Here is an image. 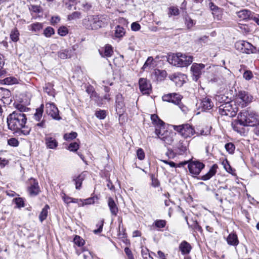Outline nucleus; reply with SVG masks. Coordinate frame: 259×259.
<instances>
[{
	"mask_svg": "<svg viewBox=\"0 0 259 259\" xmlns=\"http://www.w3.org/2000/svg\"><path fill=\"white\" fill-rule=\"evenodd\" d=\"M27 122L26 115L19 111H14L7 118L8 128L20 136L29 135L31 129L26 124Z\"/></svg>",
	"mask_w": 259,
	"mask_h": 259,
	"instance_id": "nucleus-1",
	"label": "nucleus"
},
{
	"mask_svg": "<svg viewBox=\"0 0 259 259\" xmlns=\"http://www.w3.org/2000/svg\"><path fill=\"white\" fill-rule=\"evenodd\" d=\"M258 120L256 113L250 109L243 110L238 115L237 119L232 122L234 131L241 134L244 132V127L252 126L256 124Z\"/></svg>",
	"mask_w": 259,
	"mask_h": 259,
	"instance_id": "nucleus-2",
	"label": "nucleus"
},
{
	"mask_svg": "<svg viewBox=\"0 0 259 259\" xmlns=\"http://www.w3.org/2000/svg\"><path fill=\"white\" fill-rule=\"evenodd\" d=\"M108 17L105 15H89L82 20L84 27L89 30H97L108 25Z\"/></svg>",
	"mask_w": 259,
	"mask_h": 259,
	"instance_id": "nucleus-3",
	"label": "nucleus"
},
{
	"mask_svg": "<svg viewBox=\"0 0 259 259\" xmlns=\"http://www.w3.org/2000/svg\"><path fill=\"white\" fill-rule=\"evenodd\" d=\"M168 62L176 66L183 67L189 65L193 61L192 56L183 54L181 53H178L169 55L167 58Z\"/></svg>",
	"mask_w": 259,
	"mask_h": 259,
	"instance_id": "nucleus-4",
	"label": "nucleus"
},
{
	"mask_svg": "<svg viewBox=\"0 0 259 259\" xmlns=\"http://www.w3.org/2000/svg\"><path fill=\"white\" fill-rule=\"evenodd\" d=\"M189 142L185 139L180 140L174 146L173 150H168V156L170 158H174L175 156L183 155L186 154L188 149Z\"/></svg>",
	"mask_w": 259,
	"mask_h": 259,
	"instance_id": "nucleus-5",
	"label": "nucleus"
},
{
	"mask_svg": "<svg viewBox=\"0 0 259 259\" xmlns=\"http://www.w3.org/2000/svg\"><path fill=\"white\" fill-rule=\"evenodd\" d=\"M238 107L232 102H225L222 104L219 107V112L222 115L228 116L230 117H234L237 112Z\"/></svg>",
	"mask_w": 259,
	"mask_h": 259,
	"instance_id": "nucleus-6",
	"label": "nucleus"
},
{
	"mask_svg": "<svg viewBox=\"0 0 259 259\" xmlns=\"http://www.w3.org/2000/svg\"><path fill=\"white\" fill-rule=\"evenodd\" d=\"M155 133L158 138L167 145H171L176 136V133L165 130L164 128H156Z\"/></svg>",
	"mask_w": 259,
	"mask_h": 259,
	"instance_id": "nucleus-7",
	"label": "nucleus"
},
{
	"mask_svg": "<svg viewBox=\"0 0 259 259\" xmlns=\"http://www.w3.org/2000/svg\"><path fill=\"white\" fill-rule=\"evenodd\" d=\"M174 129L179 133L184 138L191 137L195 134V130L189 124L174 125Z\"/></svg>",
	"mask_w": 259,
	"mask_h": 259,
	"instance_id": "nucleus-8",
	"label": "nucleus"
},
{
	"mask_svg": "<svg viewBox=\"0 0 259 259\" xmlns=\"http://www.w3.org/2000/svg\"><path fill=\"white\" fill-rule=\"evenodd\" d=\"M235 48L243 53L249 54L255 52V48L249 42L244 40H239L235 44Z\"/></svg>",
	"mask_w": 259,
	"mask_h": 259,
	"instance_id": "nucleus-9",
	"label": "nucleus"
},
{
	"mask_svg": "<svg viewBox=\"0 0 259 259\" xmlns=\"http://www.w3.org/2000/svg\"><path fill=\"white\" fill-rule=\"evenodd\" d=\"M205 165L198 161H191L189 162L188 169L190 172L193 175H198L202 169L204 168Z\"/></svg>",
	"mask_w": 259,
	"mask_h": 259,
	"instance_id": "nucleus-10",
	"label": "nucleus"
},
{
	"mask_svg": "<svg viewBox=\"0 0 259 259\" xmlns=\"http://www.w3.org/2000/svg\"><path fill=\"white\" fill-rule=\"evenodd\" d=\"M205 66V65L202 63H194L192 64L191 71L192 73V77L194 80L196 81L200 77Z\"/></svg>",
	"mask_w": 259,
	"mask_h": 259,
	"instance_id": "nucleus-11",
	"label": "nucleus"
},
{
	"mask_svg": "<svg viewBox=\"0 0 259 259\" xmlns=\"http://www.w3.org/2000/svg\"><path fill=\"white\" fill-rule=\"evenodd\" d=\"M46 108L47 113L54 119L59 120L61 119L59 114V110L54 103L46 104Z\"/></svg>",
	"mask_w": 259,
	"mask_h": 259,
	"instance_id": "nucleus-12",
	"label": "nucleus"
},
{
	"mask_svg": "<svg viewBox=\"0 0 259 259\" xmlns=\"http://www.w3.org/2000/svg\"><path fill=\"white\" fill-rule=\"evenodd\" d=\"M163 101L171 102L176 105H179L181 102L182 97L181 95L177 93H169L162 96Z\"/></svg>",
	"mask_w": 259,
	"mask_h": 259,
	"instance_id": "nucleus-13",
	"label": "nucleus"
},
{
	"mask_svg": "<svg viewBox=\"0 0 259 259\" xmlns=\"http://www.w3.org/2000/svg\"><path fill=\"white\" fill-rule=\"evenodd\" d=\"M139 88L143 94L149 95L151 93L152 88L149 81L146 78H141L139 80Z\"/></svg>",
	"mask_w": 259,
	"mask_h": 259,
	"instance_id": "nucleus-14",
	"label": "nucleus"
},
{
	"mask_svg": "<svg viewBox=\"0 0 259 259\" xmlns=\"http://www.w3.org/2000/svg\"><path fill=\"white\" fill-rule=\"evenodd\" d=\"M186 76L181 73H175L169 76V78L173 81L178 87H181L185 82Z\"/></svg>",
	"mask_w": 259,
	"mask_h": 259,
	"instance_id": "nucleus-15",
	"label": "nucleus"
},
{
	"mask_svg": "<svg viewBox=\"0 0 259 259\" xmlns=\"http://www.w3.org/2000/svg\"><path fill=\"white\" fill-rule=\"evenodd\" d=\"M0 95L1 96V101L5 104H10L12 102L11 98V92L6 89L0 88Z\"/></svg>",
	"mask_w": 259,
	"mask_h": 259,
	"instance_id": "nucleus-16",
	"label": "nucleus"
},
{
	"mask_svg": "<svg viewBox=\"0 0 259 259\" xmlns=\"http://www.w3.org/2000/svg\"><path fill=\"white\" fill-rule=\"evenodd\" d=\"M254 14V13L246 9L241 10L237 13L238 17L240 19L245 21L252 20Z\"/></svg>",
	"mask_w": 259,
	"mask_h": 259,
	"instance_id": "nucleus-17",
	"label": "nucleus"
},
{
	"mask_svg": "<svg viewBox=\"0 0 259 259\" xmlns=\"http://www.w3.org/2000/svg\"><path fill=\"white\" fill-rule=\"evenodd\" d=\"M208 6L212 11V14L213 17L216 18L218 20H220L222 18V10L217 6L214 4L213 3L208 1Z\"/></svg>",
	"mask_w": 259,
	"mask_h": 259,
	"instance_id": "nucleus-18",
	"label": "nucleus"
},
{
	"mask_svg": "<svg viewBox=\"0 0 259 259\" xmlns=\"http://www.w3.org/2000/svg\"><path fill=\"white\" fill-rule=\"evenodd\" d=\"M238 98L243 102L242 105H244V104L246 105L251 102L253 98L248 93L241 91L238 94Z\"/></svg>",
	"mask_w": 259,
	"mask_h": 259,
	"instance_id": "nucleus-19",
	"label": "nucleus"
},
{
	"mask_svg": "<svg viewBox=\"0 0 259 259\" xmlns=\"http://www.w3.org/2000/svg\"><path fill=\"white\" fill-rule=\"evenodd\" d=\"M28 191L31 196L37 195L40 191L38 182L33 180V182L31 183L30 186L28 187Z\"/></svg>",
	"mask_w": 259,
	"mask_h": 259,
	"instance_id": "nucleus-20",
	"label": "nucleus"
},
{
	"mask_svg": "<svg viewBox=\"0 0 259 259\" xmlns=\"http://www.w3.org/2000/svg\"><path fill=\"white\" fill-rule=\"evenodd\" d=\"M218 168V166L217 164H214L212 165V166L210 167L209 171L205 175H203L199 179L203 181H207L211 178L213 176H214L217 172V169Z\"/></svg>",
	"mask_w": 259,
	"mask_h": 259,
	"instance_id": "nucleus-21",
	"label": "nucleus"
},
{
	"mask_svg": "<svg viewBox=\"0 0 259 259\" xmlns=\"http://www.w3.org/2000/svg\"><path fill=\"white\" fill-rule=\"evenodd\" d=\"M45 140L46 146L49 149H55L58 145V142L53 137L46 136Z\"/></svg>",
	"mask_w": 259,
	"mask_h": 259,
	"instance_id": "nucleus-22",
	"label": "nucleus"
},
{
	"mask_svg": "<svg viewBox=\"0 0 259 259\" xmlns=\"http://www.w3.org/2000/svg\"><path fill=\"white\" fill-rule=\"evenodd\" d=\"M108 205L112 215L116 216L118 212V207L113 199L109 197L108 199Z\"/></svg>",
	"mask_w": 259,
	"mask_h": 259,
	"instance_id": "nucleus-23",
	"label": "nucleus"
},
{
	"mask_svg": "<svg viewBox=\"0 0 259 259\" xmlns=\"http://www.w3.org/2000/svg\"><path fill=\"white\" fill-rule=\"evenodd\" d=\"M180 250L182 254H188L190 253L192 247L190 243L186 241H183L179 245Z\"/></svg>",
	"mask_w": 259,
	"mask_h": 259,
	"instance_id": "nucleus-24",
	"label": "nucleus"
},
{
	"mask_svg": "<svg viewBox=\"0 0 259 259\" xmlns=\"http://www.w3.org/2000/svg\"><path fill=\"white\" fill-rule=\"evenodd\" d=\"M74 51L73 48L63 50L58 52V56L62 59L71 58L73 55Z\"/></svg>",
	"mask_w": 259,
	"mask_h": 259,
	"instance_id": "nucleus-25",
	"label": "nucleus"
},
{
	"mask_svg": "<svg viewBox=\"0 0 259 259\" xmlns=\"http://www.w3.org/2000/svg\"><path fill=\"white\" fill-rule=\"evenodd\" d=\"M85 175L84 172H82L78 176L74 177L73 181L74 182L75 185V188L79 190L81 187V185L83 181L84 180Z\"/></svg>",
	"mask_w": 259,
	"mask_h": 259,
	"instance_id": "nucleus-26",
	"label": "nucleus"
},
{
	"mask_svg": "<svg viewBox=\"0 0 259 259\" xmlns=\"http://www.w3.org/2000/svg\"><path fill=\"white\" fill-rule=\"evenodd\" d=\"M227 242L230 245L236 246L239 244L237 235L235 233L230 234L227 238Z\"/></svg>",
	"mask_w": 259,
	"mask_h": 259,
	"instance_id": "nucleus-27",
	"label": "nucleus"
},
{
	"mask_svg": "<svg viewBox=\"0 0 259 259\" xmlns=\"http://www.w3.org/2000/svg\"><path fill=\"white\" fill-rule=\"evenodd\" d=\"M201 106L203 110H208L212 108L213 104L211 99L206 97L202 100Z\"/></svg>",
	"mask_w": 259,
	"mask_h": 259,
	"instance_id": "nucleus-28",
	"label": "nucleus"
},
{
	"mask_svg": "<svg viewBox=\"0 0 259 259\" xmlns=\"http://www.w3.org/2000/svg\"><path fill=\"white\" fill-rule=\"evenodd\" d=\"M100 54L103 57H110L113 53L112 47L110 45H106L104 48V52L99 50Z\"/></svg>",
	"mask_w": 259,
	"mask_h": 259,
	"instance_id": "nucleus-29",
	"label": "nucleus"
},
{
	"mask_svg": "<svg viewBox=\"0 0 259 259\" xmlns=\"http://www.w3.org/2000/svg\"><path fill=\"white\" fill-rule=\"evenodd\" d=\"M151 119L152 123L157 125L156 128H162V126H163L164 122L159 118L157 115L155 114H152L151 115Z\"/></svg>",
	"mask_w": 259,
	"mask_h": 259,
	"instance_id": "nucleus-30",
	"label": "nucleus"
},
{
	"mask_svg": "<svg viewBox=\"0 0 259 259\" xmlns=\"http://www.w3.org/2000/svg\"><path fill=\"white\" fill-rule=\"evenodd\" d=\"M153 74L156 79L160 81L163 80L167 75V72L165 70L157 69L154 70Z\"/></svg>",
	"mask_w": 259,
	"mask_h": 259,
	"instance_id": "nucleus-31",
	"label": "nucleus"
},
{
	"mask_svg": "<svg viewBox=\"0 0 259 259\" xmlns=\"http://www.w3.org/2000/svg\"><path fill=\"white\" fill-rule=\"evenodd\" d=\"M125 33V29L120 25H117L115 27V37L116 38H121L122 37Z\"/></svg>",
	"mask_w": 259,
	"mask_h": 259,
	"instance_id": "nucleus-32",
	"label": "nucleus"
},
{
	"mask_svg": "<svg viewBox=\"0 0 259 259\" xmlns=\"http://www.w3.org/2000/svg\"><path fill=\"white\" fill-rule=\"evenodd\" d=\"M50 209V207L48 204H46L44 207L42 209L39 215V220L40 222H42L45 220L48 214V210Z\"/></svg>",
	"mask_w": 259,
	"mask_h": 259,
	"instance_id": "nucleus-33",
	"label": "nucleus"
},
{
	"mask_svg": "<svg viewBox=\"0 0 259 259\" xmlns=\"http://www.w3.org/2000/svg\"><path fill=\"white\" fill-rule=\"evenodd\" d=\"M44 112V105L41 104L40 107L36 109L35 113L34 114L33 118L36 121H40Z\"/></svg>",
	"mask_w": 259,
	"mask_h": 259,
	"instance_id": "nucleus-34",
	"label": "nucleus"
},
{
	"mask_svg": "<svg viewBox=\"0 0 259 259\" xmlns=\"http://www.w3.org/2000/svg\"><path fill=\"white\" fill-rule=\"evenodd\" d=\"M29 27H30V30L37 33L39 32V31L42 28V24L41 23L37 22L32 24L29 26Z\"/></svg>",
	"mask_w": 259,
	"mask_h": 259,
	"instance_id": "nucleus-35",
	"label": "nucleus"
},
{
	"mask_svg": "<svg viewBox=\"0 0 259 259\" xmlns=\"http://www.w3.org/2000/svg\"><path fill=\"white\" fill-rule=\"evenodd\" d=\"M10 38L14 42H17L19 40V32L16 28L12 30L10 33Z\"/></svg>",
	"mask_w": 259,
	"mask_h": 259,
	"instance_id": "nucleus-36",
	"label": "nucleus"
},
{
	"mask_svg": "<svg viewBox=\"0 0 259 259\" xmlns=\"http://www.w3.org/2000/svg\"><path fill=\"white\" fill-rule=\"evenodd\" d=\"M153 58L152 57H149L143 66L142 69L144 70L147 68L153 67Z\"/></svg>",
	"mask_w": 259,
	"mask_h": 259,
	"instance_id": "nucleus-37",
	"label": "nucleus"
},
{
	"mask_svg": "<svg viewBox=\"0 0 259 259\" xmlns=\"http://www.w3.org/2000/svg\"><path fill=\"white\" fill-rule=\"evenodd\" d=\"M44 91L47 93L49 96H54V90L53 85L51 83H48L46 84L45 87H44Z\"/></svg>",
	"mask_w": 259,
	"mask_h": 259,
	"instance_id": "nucleus-38",
	"label": "nucleus"
},
{
	"mask_svg": "<svg viewBox=\"0 0 259 259\" xmlns=\"http://www.w3.org/2000/svg\"><path fill=\"white\" fill-rule=\"evenodd\" d=\"M5 84H13L18 82V80L16 78L12 76L8 77L3 80Z\"/></svg>",
	"mask_w": 259,
	"mask_h": 259,
	"instance_id": "nucleus-39",
	"label": "nucleus"
},
{
	"mask_svg": "<svg viewBox=\"0 0 259 259\" xmlns=\"http://www.w3.org/2000/svg\"><path fill=\"white\" fill-rule=\"evenodd\" d=\"M225 148L229 154H232L234 152L235 146L233 143L230 142L225 144Z\"/></svg>",
	"mask_w": 259,
	"mask_h": 259,
	"instance_id": "nucleus-40",
	"label": "nucleus"
},
{
	"mask_svg": "<svg viewBox=\"0 0 259 259\" xmlns=\"http://www.w3.org/2000/svg\"><path fill=\"white\" fill-rule=\"evenodd\" d=\"M77 134L76 132H72L70 133H66L64 135L63 138L66 141L72 140L76 138Z\"/></svg>",
	"mask_w": 259,
	"mask_h": 259,
	"instance_id": "nucleus-41",
	"label": "nucleus"
},
{
	"mask_svg": "<svg viewBox=\"0 0 259 259\" xmlns=\"http://www.w3.org/2000/svg\"><path fill=\"white\" fill-rule=\"evenodd\" d=\"M55 33L54 29L51 27H47L44 30L43 34L47 37H50Z\"/></svg>",
	"mask_w": 259,
	"mask_h": 259,
	"instance_id": "nucleus-42",
	"label": "nucleus"
},
{
	"mask_svg": "<svg viewBox=\"0 0 259 259\" xmlns=\"http://www.w3.org/2000/svg\"><path fill=\"white\" fill-rule=\"evenodd\" d=\"M185 23L188 29L192 28L195 24V21L192 20L190 17H185Z\"/></svg>",
	"mask_w": 259,
	"mask_h": 259,
	"instance_id": "nucleus-43",
	"label": "nucleus"
},
{
	"mask_svg": "<svg viewBox=\"0 0 259 259\" xmlns=\"http://www.w3.org/2000/svg\"><path fill=\"white\" fill-rule=\"evenodd\" d=\"M13 201L15 202L17 207L21 208L24 206V201L22 198H15Z\"/></svg>",
	"mask_w": 259,
	"mask_h": 259,
	"instance_id": "nucleus-44",
	"label": "nucleus"
},
{
	"mask_svg": "<svg viewBox=\"0 0 259 259\" xmlns=\"http://www.w3.org/2000/svg\"><path fill=\"white\" fill-rule=\"evenodd\" d=\"M104 224V220L100 221L96 225V227L98 228L97 229H95L93 231L94 233L96 234L101 233L102 231L103 226Z\"/></svg>",
	"mask_w": 259,
	"mask_h": 259,
	"instance_id": "nucleus-45",
	"label": "nucleus"
},
{
	"mask_svg": "<svg viewBox=\"0 0 259 259\" xmlns=\"http://www.w3.org/2000/svg\"><path fill=\"white\" fill-rule=\"evenodd\" d=\"M141 254L144 259H153L150 253H149V250L147 248H145V249H142L141 250Z\"/></svg>",
	"mask_w": 259,
	"mask_h": 259,
	"instance_id": "nucleus-46",
	"label": "nucleus"
},
{
	"mask_svg": "<svg viewBox=\"0 0 259 259\" xmlns=\"http://www.w3.org/2000/svg\"><path fill=\"white\" fill-rule=\"evenodd\" d=\"M155 226L158 228H163L166 225V221L164 220H157L154 222Z\"/></svg>",
	"mask_w": 259,
	"mask_h": 259,
	"instance_id": "nucleus-47",
	"label": "nucleus"
},
{
	"mask_svg": "<svg viewBox=\"0 0 259 259\" xmlns=\"http://www.w3.org/2000/svg\"><path fill=\"white\" fill-rule=\"evenodd\" d=\"M97 199L98 198L97 197H90V198H88L87 199H84L83 200H80L81 201H82L83 202V205H88V204H94V202H95V199Z\"/></svg>",
	"mask_w": 259,
	"mask_h": 259,
	"instance_id": "nucleus-48",
	"label": "nucleus"
},
{
	"mask_svg": "<svg viewBox=\"0 0 259 259\" xmlns=\"http://www.w3.org/2000/svg\"><path fill=\"white\" fill-rule=\"evenodd\" d=\"M68 33V29L65 26H61L58 29V33L60 36H65Z\"/></svg>",
	"mask_w": 259,
	"mask_h": 259,
	"instance_id": "nucleus-49",
	"label": "nucleus"
},
{
	"mask_svg": "<svg viewBox=\"0 0 259 259\" xmlns=\"http://www.w3.org/2000/svg\"><path fill=\"white\" fill-rule=\"evenodd\" d=\"M79 148V145L76 142L71 143L68 146V149L70 151L75 152Z\"/></svg>",
	"mask_w": 259,
	"mask_h": 259,
	"instance_id": "nucleus-50",
	"label": "nucleus"
},
{
	"mask_svg": "<svg viewBox=\"0 0 259 259\" xmlns=\"http://www.w3.org/2000/svg\"><path fill=\"white\" fill-rule=\"evenodd\" d=\"M73 241L74 243L78 246H82L84 244V240L80 236L76 235L74 238Z\"/></svg>",
	"mask_w": 259,
	"mask_h": 259,
	"instance_id": "nucleus-51",
	"label": "nucleus"
},
{
	"mask_svg": "<svg viewBox=\"0 0 259 259\" xmlns=\"http://www.w3.org/2000/svg\"><path fill=\"white\" fill-rule=\"evenodd\" d=\"M253 76L252 72L250 70H246L243 74V78L246 80H250Z\"/></svg>",
	"mask_w": 259,
	"mask_h": 259,
	"instance_id": "nucleus-52",
	"label": "nucleus"
},
{
	"mask_svg": "<svg viewBox=\"0 0 259 259\" xmlns=\"http://www.w3.org/2000/svg\"><path fill=\"white\" fill-rule=\"evenodd\" d=\"M95 115L97 118L100 119H103L106 116V113L105 110H99L96 111Z\"/></svg>",
	"mask_w": 259,
	"mask_h": 259,
	"instance_id": "nucleus-53",
	"label": "nucleus"
},
{
	"mask_svg": "<svg viewBox=\"0 0 259 259\" xmlns=\"http://www.w3.org/2000/svg\"><path fill=\"white\" fill-rule=\"evenodd\" d=\"M19 141L15 138H10L8 140V145L13 147H17L19 145Z\"/></svg>",
	"mask_w": 259,
	"mask_h": 259,
	"instance_id": "nucleus-54",
	"label": "nucleus"
},
{
	"mask_svg": "<svg viewBox=\"0 0 259 259\" xmlns=\"http://www.w3.org/2000/svg\"><path fill=\"white\" fill-rule=\"evenodd\" d=\"M80 16V13L79 12H74L72 14L69 15L68 16V20H72L76 19L79 18Z\"/></svg>",
	"mask_w": 259,
	"mask_h": 259,
	"instance_id": "nucleus-55",
	"label": "nucleus"
},
{
	"mask_svg": "<svg viewBox=\"0 0 259 259\" xmlns=\"http://www.w3.org/2000/svg\"><path fill=\"white\" fill-rule=\"evenodd\" d=\"M137 155L138 158L140 160H143L145 158V153L143 150L141 148H139L137 150Z\"/></svg>",
	"mask_w": 259,
	"mask_h": 259,
	"instance_id": "nucleus-56",
	"label": "nucleus"
},
{
	"mask_svg": "<svg viewBox=\"0 0 259 259\" xmlns=\"http://www.w3.org/2000/svg\"><path fill=\"white\" fill-rule=\"evenodd\" d=\"M169 13L171 15L177 16L179 14V10L178 8L176 7H171L169 8Z\"/></svg>",
	"mask_w": 259,
	"mask_h": 259,
	"instance_id": "nucleus-57",
	"label": "nucleus"
},
{
	"mask_svg": "<svg viewBox=\"0 0 259 259\" xmlns=\"http://www.w3.org/2000/svg\"><path fill=\"white\" fill-rule=\"evenodd\" d=\"M124 252L127 256L128 259H134L132 252L128 247H126L124 248Z\"/></svg>",
	"mask_w": 259,
	"mask_h": 259,
	"instance_id": "nucleus-58",
	"label": "nucleus"
},
{
	"mask_svg": "<svg viewBox=\"0 0 259 259\" xmlns=\"http://www.w3.org/2000/svg\"><path fill=\"white\" fill-rule=\"evenodd\" d=\"M152 186L154 187H157L159 186L160 183L159 181L154 177L153 175L151 176Z\"/></svg>",
	"mask_w": 259,
	"mask_h": 259,
	"instance_id": "nucleus-59",
	"label": "nucleus"
},
{
	"mask_svg": "<svg viewBox=\"0 0 259 259\" xmlns=\"http://www.w3.org/2000/svg\"><path fill=\"white\" fill-rule=\"evenodd\" d=\"M192 226L193 229L197 230L199 232L202 231V229L201 227L199 225L198 223L196 221L193 222V224L192 225Z\"/></svg>",
	"mask_w": 259,
	"mask_h": 259,
	"instance_id": "nucleus-60",
	"label": "nucleus"
},
{
	"mask_svg": "<svg viewBox=\"0 0 259 259\" xmlns=\"http://www.w3.org/2000/svg\"><path fill=\"white\" fill-rule=\"evenodd\" d=\"M141 28L140 25L137 22H133L131 24V29L133 31H138Z\"/></svg>",
	"mask_w": 259,
	"mask_h": 259,
	"instance_id": "nucleus-61",
	"label": "nucleus"
},
{
	"mask_svg": "<svg viewBox=\"0 0 259 259\" xmlns=\"http://www.w3.org/2000/svg\"><path fill=\"white\" fill-rule=\"evenodd\" d=\"M83 257L84 259H93V255L91 252L88 250L84 251Z\"/></svg>",
	"mask_w": 259,
	"mask_h": 259,
	"instance_id": "nucleus-62",
	"label": "nucleus"
},
{
	"mask_svg": "<svg viewBox=\"0 0 259 259\" xmlns=\"http://www.w3.org/2000/svg\"><path fill=\"white\" fill-rule=\"evenodd\" d=\"M16 110L15 111H20L21 113H24L26 111V107L22 105L18 104L16 106Z\"/></svg>",
	"mask_w": 259,
	"mask_h": 259,
	"instance_id": "nucleus-63",
	"label": "nucleus"
},
{
	"mask_svg": "<svg viewBox=\"0 0 259 259\" xmlns=\"http://www.w3.org/2000/svg\"><path fill=\"white\" fill-rule=\"evenodd\" d=\"M254 128L253 129V133L257 136H259V120H257V122L256 123Z\"/></svg>",
	"mask_w": 259,
	"mask_h": 259,
	"instance_id": "nucleus-64",
	"label": "nucleus"
}]
</instances>
